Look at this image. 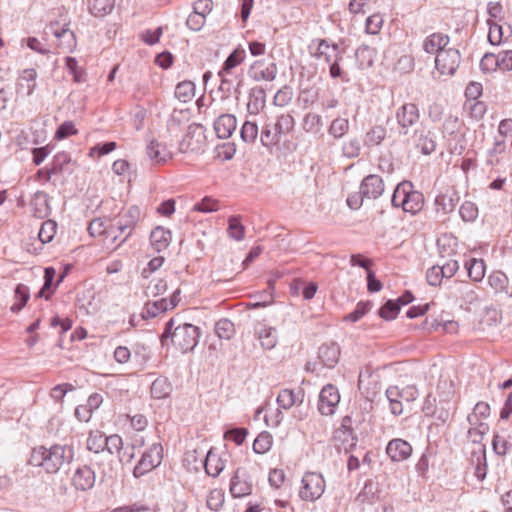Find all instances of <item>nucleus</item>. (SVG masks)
I'll return each instance as SVG.
<instances>
[{
	"instance_id": "nucleus-9",
	"label": "nucleus",
	"mask_w": 512,
	"mask_h": 512,
	"mask_svg": "<svg viewBox=\"0 0 512 512\" xmlns=\"http://www.w3.org/2000/svg\"><path fill=\"white\" fill-rule=\"evenodd\" d=\"M163 458V447L159 443H154L151 447L146 450L138 464L135 466L133 470V475L138 478L152 469L156 468L161 464Z\"/></svg>"
},
{
	"instance_id": "nucleus-1",
	"label": "nucleus",
	"mask_w": 512,
	"mask_h": 512,
	"mask_svg": "<svg viewBox=\"0 0 512 512\" xmlns=\"http://www.w3.org/2000/svg\"><path fill=\"white\" fill-rule=\"evenodd\" d=\"M75 456L72 445L53 444L50 447L44 445L32 449L28 463L41 468L47 474H56L64 466L70 465Z\"/></svg>"
},
{
	"instance_id": "nucleus-20",
	"label": "nucleus",
	"mask_w": 512,
	"mask_h": 512,
	"mask_svg": "<svg viewBox=\"0 0 512 512\" xmlns=\"http://www.w3.org/2000/svg\"><path fill=\"white\" fill-rule=\"evenodd\" d=\"M340 347L336 342L324 343L319 347L318 359L324 367L334 368L340 359Z\"/></svg>"
},
{
	"instance_id": "nucleus-45",
	"label": "nucleus",
	"mask_w": 512,
	"mask_h": 512,
	"mask_svg": "<svg viewBox=\"0 0 512 512\" xmlns=\"http://www.w3.org/2000/svg\"><path fill=\"white\" fill-rule=\"evenodd\" d=\"M386 137V129L377 125L372 127L365 135L364 144L368 147L377 146L382 143Z\"/></svg>"
},
{
	"instance_id": "nucleus-50",
	"label": "nucleus",
	"mask_w": 512,
	"mask_h": 512,
	"mask_svg": "<svg viewBox=\"0 0 512 512\" xmlns=\"http://www.w3.org/2000/svg\"><path fill=\"white\" fill-rule=\"evenodd\" d=\"M449 394L450 392L447 394L445 399L440 396L439 406L435 409V414H432L431 416L442 424H445L450 418L451 404Z\"/></svg>"
},
{
	"instance_id": "nucleus-38",
	"label": "nucleus",
	"mask_w": 512,
	"mask_h": 512,
	"mask_svg": "<svg viewBox=\"0 0 512 512\" xmlns=\"http://www.w3.org/2000/svg\"><path fill=\"white\" fill-rule=\"evenodd\" d=\"M468 276L475 282H479L485 275V264L482 259L471 258L465 263Z\"/></svg>"
},
{
	"instance_id": "nucleus-31",
	"label": "nucleus",
	"mask_w": 512,
	"mask_h": 512,
	"mask_svg": "<svg viewBox=\"0 0 512 512\" xmlns=\"http://www.w3.org/2000/svg\"><path fill=\"white\" fill-rule=\"evenodd\" d=\"M255 331L264 349L270 350L276 346L278 337L274 327L261 325Z\"/></svg>"
},
{
	"instance_id": "nucleus-7",
	"label": "nucleus",
	"mask_w": 512,
	"mask_h": 512,
	"mask_svg": "<svg viewBox=\"0 0 512 512\" xmlns=\"http://www.w3.org/2000/svg\"><path fill=\"white\" fill-rule=\"evenodd\" d=\"M206 145L205 128L198 123H192L179 143L181 153L194 152L199 153L204 150Z\"/></svg>"
},
{
	"instance_id": "nucleus-49",
	"label": "nucleus",
	"mask_w": 512,
	"mask_h": 512,
	"mask_svg": "<svg viewBox=\"0 0 512 512\" xmlns=\"http://www.w3.org/2000/svg\"><path fill=\"white\" fill-rule=\"evenodd\" d=\"M490 415V405L486 402L480 401L476 403L473 413L467 416V421L470 425H477L479 418L486 419Z\"/></svg>"
},
{
	"instance_id": "nucleus-55",
	"label": "nucleus",
	"mask_w": 512,
	"mask_h": 512,
	"mask_svg": "<svg viewBox=\"0 0 512 512\" xmlns=\"http://www.w3.org/2000/svg\"><path fill=\"white\" fill-rule=\"evenodd\" d=\"M224 499L225 493L222 489H213L207 496L206 505L212 511H219L223 507Z\"/></svg>"
},
{
	"instance_id": "nucleus-17",
	"label": "nucleus",
	"mask_w": 512,
	"mask_h": 512,
	"mask_svg": "<svg viewBox=\"0 0 512 512\" xmlns=\"http://www.w3.org/2000/svg\"><path fill=\"white\" fill-rule=\"evenodd\" d=\"M71 481L76 490L88 491L94 487L96 475L91 467L83 465L75 470Z\"/></svg>"
},
{
	"instance_id": "nucleus-56",
	"label": "nucleus",
	"mask_w": 512,
	"mask_h": 512,
	"mask_svg": "<svg viewBox=\"0 0 512 512\" xmlns=\"http://www.w3.org/2000/svg\"><path fill=\"white\" fill-rule=\"evenodd\" d=\"M57 230V223L53 220H46L42 223L38 237L42 243H49L53 240Z\"/></svg>"
},
{
	"instance_id": "nucleus-51",
	"label": "nucleus",
	"mask_w": 512,
	"mask_h": 512,
	"mask_svg": "<svg viewBox=\"0 0 512 512\" xmlns=\"http://www.w3.org/2000/svg\"><path fill=\"white\" fill-rule=\"evenodd\" d=\"M341 434L350 437L351 443L349 444V448L356 446L358 438L352 429V418L348 415L342 418L340 428L336 431V438H340Z\"/></svg>"
},
{
	"instance_id": "nucleus-40",
	"label": "nucleus",
	"mask_w": 512,
	"mask_h": 512,
	"mask_svg": "<svg viewBox=\"0 0 512 512\" xmlns=\"http://www.w3.org/2000/svg\"><path fill=\"white\" fill-rule=\"evenodd\" d=\"M56 276V270L53 267H46L44 269V284L37 294V297H45L49 299L55 290L54 278Z\"/></svg>"
},
{
	"instance_id": "nucleus-24",
	"label": "nucleus",
	"mask_w": 512,
	"mask_h": 512,
	"mask_svg": "<svg viewBox=\"0 0 512 512\" xmlns=\"http://www.w3.org/2000/svg\"><path fill=\"white\" fill-rule=\"evenodd\" d=\"M30 205L36 218L43 219L50 213L49 195L44 191H37L33 195Z\"/></svg>"
},
{
	"instance_id": "nucleus-2",
	"label": "nucleus",
	"mask_w": 512,
	"mask_h": 512,
	"mask_svg": "<svg viewBox=\"0 0 512 512\" xmlns=\"http://www.w3.org/2000/svg\"><path fill=\"white\" fill-rule=\"evenodd\" d=\"M391 204L395 208L401 207L404 212L414 215L423 208L424 196L420 191L414 189L412 182L404 180L395 187Z\"/></svg>"
},
{
	"instance_id": "nucleus-46",
	"label": "nucleus",
	"mask_w": 512,
	"mask_h": 512,
	"mask_svg": "<svg viewBox=\"0 0 512 512\" xmlns=\"http://www.w3.org/2000/svg\"><path fill=\"white\" fill-rule=\"evenodd\" d=\"M348 131H349V121H348V119L341 118V117L334 119L328 128V133L334 139L342 138Z\"/></svg>"
},
{
	"instance_id": "nucleus-22",
	"label": "nucleus",
	"mask_w": 512,
	"mask_h": 512,
	"mask_svg": "<svg viewBox=\"0 0 512 512\" xmlns=\"http://www.w3.org/2000/svg\"><path fill=\"white\" fill-rule=\"evenodd\" d=\"M132 231V226H130L127 220H124L121 216L109 220L108 237H110L113 242H115L121 235H124L121 243L125 242Z\"/></svg>"
},
{
	"instance_id": "nucleus-6",
	"label": "nucleus",
	"mask_w": 512,
	"mask_h": 512,
	"mask_svg": "<svg viewBox=\"0 0 512 512\" xmlns=\"http://www.w3.org/2000/svg\"><path fill=\"white\" fill-rule=\"evenodd\" d=\"M385 395L389 402L390 412L399 416L403 413V401L412 402L417 399L419 393L415 386H406L402 389L398 386H389Z\"/></svg>"
},
{
	"instance_id": "nucleus-33",
	"label": "nucleus",
	"mask_w": 512,
	"mask_h": 512,
	"mask_svg": "<svg viewBox=\"0 0 512 512\" xmlns=\"http://www.w3.org/2000/svg\"><path fill=\"white\" fill-rule=\"evenodd\" d=\"M459 201V196L456 192H446L440 194L435 199L437 211H442L444 214L452 212Z\"/></svg>"
},
{
	"instance_id": "nucleus-4",
	"label": "nucleus",
	"mask_w": 512,
	"mask_h": 512,
	"mask_svg": "<svg viewBox=\"0 0 512 512\" xmlns=\"http://www.w3.org/2000/svg\"><path fill=\"white\" fill-rule=\"evenodd\" d=\"M395 119L398 124V134L400 136H410L411 131L420 124L419 108L414 103H404L395 111Z\"/></svg>"
},
{
	"instance_id": "nucleus-19",
	"label": "nucleus",
	"mask_w": 512,
	"mask_h": 512,
	"mask_svg": "<svg viewBox=\"0 0 512 512\" xmlns=\"http://www.w3.org/2000/svg\"><path fill=\"white\" fill-rule=\"evenodd\" d=\"M386 453L394 462H401L408 459L412 454V446L409 442L396 438L389 441Z\"/></svg>"
},
{
	"instance_id": "nucleus-41",
	"label": "nucleus",
	"mask_w": 512,
	"mask_h": 512,
	"mask_svg": "<svg viewBox=\"0 0 512 512\" xmlns=\"http://www.w3.org/2000/svg\"><path fill=\"white\" fill-rule=\"evenodd\" d=\"M280 140L281 139L277 135V132L272 126V123H266L263 125L260 133V141L264 147L271 149L272 147L276 146Z\"/></svg>"
},
{
	"instance_id": "nucleus-12",
	"label": "nucleus",
	"mask_w": 512,
	"mask_h": 512,
	"mask_svg": "<svg viewBox=\"0 0 512 512\" xmlns=\"http://www.w3.org/2000/svg\"><path fill=\"white\" fill-rule=\"evenodd\" d=\"M340 402V394L336 386L332 384L325 385L319 394L318 411L321 415L331 416Z\"/></svg>"
},
{
	"instance_id": "nucleus-44",
	"label": "nucleus",
	"mask_w": 512,
	"mask_h": 512,
	"mask_svg": "<svg viewBox=\"0 0 512 512\" xmlns=\"http://www.w3.org/2000/svg\"><path fill=\"white\" fill-rule=\"evenodd\" d=\"M71 162V157L66 152H59L54 156L52 168L46 173V181H50L53 174L60 173L65 170V165Z\"/></svg>"
},
{
	"instance_id": "nucleus-5",
	"label": "nucleus",
	"mask_w": 512,
	"mask_h": 512,
	"mask_svg": "<svg viewBox=\"0 0 512 512\" xmlns=\"http://www.w3.org/2000/svg\"><path fill=\"white\" fill-rule=\"evenodd\" d=\"M200 330L190 323L179 324L174 329L172 344L182 353L192 351L198 344Z\"/></svg>"
},
{
	"instance_id": "nucleus-23",
	"label": "nucleus",
	"mask_w": 512,
	"mask_h": 512,
	"mask_svg": "<svg viewBox=\"0 0 512 512\" xmlns=\"http://www.w3.org/2000/svg\"><path fill=\"white\" fill-rule=\"evenodd\" d=\"M171 231L162 226L154 228L150 233V243L156 252H162L168 248L171 243Z\"/></svg>"
},
{
	"instance_id": "nucleus-32",
	"label": "nucleus",
	"mask_w": 512,
	"mask_h": 512,
	"mask_svg": "<svg viewBox=\"0 0 512 512\" xmlns=\"http://www.w3.org/2000/svg\"><path fill=\"white\" fill-rule=\"evenodd\" d=\"M376 50L368 45H361L355 51V58L359 69L370 68L376 57Z\"/></svg>"
},
{
	"instance_id": "nucleus-28",
	"label": "nucleus",
	"mask_w": 512,
	"mask_h": 512,
	"mask_svg": "<svg viewBox=\"0 0 512 512\" xmlns=\"http://www.w3.org/2000/svg\"><path fill=\"white\" fill-rule=\"evenodd\" d=\"M449 43V37L442 33H433L425 38L423 42V50L429 54L439 53L444 50Z\"/></svg>"
},
{
	"instance_id": "nucleus-43",
	"label": "nucleus",
	"mask_w": 512,
	"mask_h": 512,
	"mask_svg": "<svg viewBox=\"0 0 512 512\" xmlns=\"http://www.w3.org/2000/svg\"><path fill=\"white\" fill-rule=\"evenodd\" d=\"M29 288L24 284H18L14 290L15 303L11 306L12 312H19L29 300Z\"/></svg>"
},
{
	"instance_id": "nucleus-36",
	"label": "nucleus",
	"mask_w": 512,
	"mask_h": 512,
	"mask_svg": "<svg viewBox=\"0 0 512 512\" xmlns=\"http://www.w3.org/2000/svg\"><path fill=\"white\" fill-rule=\"evenodd\" d=\"M151 396L155 399H164L172 392V385L165 377L156 378L151 385Z\"/></svg>"
},
{
	"instance_id": "nucleus-57",
	"label": "nucleus",
	"mask_w": 512,
	"mask_h": 512,
	"mask_svg": "<svg viewBox=\"0 0 512 512\" xmlns=\"http://www.w3.org/2000/svg\"><path fill=\"white\" fill-rule=\"evenodd\" d=\"M228 234L236 241L243 240L245 236V227L237 216H231L228 219Z\"/></svg>"
},
{
	"instance_id": "nucleus-47",
	"label": "nucleus",
	"mask_w": 512,
	"mask_h": 512,
	"mask_svg": "<svg viewBox=\"0 0 512 512\" xmlns=\"http://www.w3.org/2000/svg\"><path fill=\"white\" fill-rule=\"evenodd\" d=\"M272 435L267 432H261L253 442V451L257 454H264L270 450L272 446Z\"/></svg>"
},
{
	"instance_id": "nucleus-29",
	"label": "nucleus",
	"mask_w": 512,
	"mask_h": 512,
	"mask_svg": "<svg viewBox=\"0 0 512 512\" xmlns=\"http://www.w3.org/2000/svg\"><path fill=\"white\" fill-rule=\"evenodd\" d=\"M471 461L475 464V476L477 479L480 481L484 480L487 473L485 445L478 446L477 449L472 451Z\"/></svg>"
},
{
	"instance_id": "nucleus-48",
	"label": "nucleus",
	"mask_w": 512,
	"mask_h": 512,
	"mask_svg": "<svg viewBox=\"0 0 512 512\" xmlns=\"http://www.w3.org/2000/svg\"><path fill=\"white\" fill-rule=\"evenodd\" d=\"M372 302L370 301H360L357 303L355 309L344 316L343 320L345 322L355 323L360 320L366 313L370 311L372 308Z\"/></svg>"
},
{
	"instance_id": "nucleus-42",
	"label": "nucleus",
	"mask_w": 512,
	"mask_h": 512,
	"mask_svg": "<svg viewBox=\"0 0 512 512\" xmlns=\"http://www.w3.org/2000/svg\"><path fill=\"white\" fill-rule=\"evenodd\" d=\"M195 95V84L192 81H182L175 87V97L186 103L190 101Z\"/></svg>"
},
{
	"instance_id": "nucleus-34",
	"label": "nucleus",
	"mask_w": 512,
	"mask_h": 512,
	"mask_svg": "<svg viewBox=\"0 0 512 512\" xmlns=\"http://www.w3.org/2000/svg\"><path fill=\"white\" fill-rule=\"evenodd\" d=\"M146 154L154 163H163L170 158L166 147L156 140L149 141Z\"/></svg>"
},
{
	"instance_id": "nucleus-62",
	"label": "nucleus",
	"mask_w": 512,
	"mask_h": 512,
	"mask_svg": "<svg viewBox=\"0 0 512 512\" xmlns=\"http://www.w3.org/2000/svg\"><path fill=\"white\" fill-rule=\"evenodd\" d=\"M488 283L495 292H502L508 286V278L503 272L495 271L489 275Z\"/></svg>"
},
{
	"instance_id": "nucleus-39",
	"label": "nucleus",
	"mask_w": 512,
	"mask_h": 512,
	"mask_svg": "<svg viewBox=\"0 0 512 512\" xmlns=\"http://www.w3.org/2000/svg\"><path fill=\"white\" fill-rule=\"evenodd\" d=\"M506 142L505 139L495 138L493 143V147L490 148L487 152V164L489 166H496L500 164V155L506 152Z\"/></svg>"
},
{
	"instance_id": "nucleus-14",
	"label": "nucleus",
	"mask_w": 512,
	"mask_h": 512,
	"mask_svg": "<svg viewBox=\"0 0 512 512\" xmlns=\"http://www.w3.org/2000/svg\"><path fill=\"white\" fill-rule=\"evenodd\" d=\"M218 76L220 77V84L218 87L221 93L222 99H228L231 96L239 98L242 86V78L239 75H235L233 72L219 71Z\"/></svg>"
},
{
	"instance_id": "nucleus-52",
	"label": "nucleus",
	"mask_w": 512,
	"mask_h": 512,
	"mask_svg": "<svg viewBox=\"0 0 512 512\" xmlns=\"http://www.w3.org/2000/svg\"><path fill=\"white\" fill-rule=\"evenodd\" d=\"M215 333L221 339L229 340L235 334L234 324L227 318H222L215 324Z\"/></svg>"
},
{
	"instance_id": "nucleus-58",
	"label": "nucleus",
	"mask_w": 512,
	"mask_h": 512,
	"mask_svg": "<svg viewBox=\"0 0 512 512\" xmlns=\"http://www.w3.org/2000/svg\"><path fill=\"white\" fill-rule=\"evenodd\" d=\"M245 51L243 49H235L224 61L220 71L232 72V69L243 62Z\"/></svg>"
},
{
	"instance_id": "nucleus-61",
	"label": "nucleus",
	"mask_w": 512,
	"mask_h": 512,
	"mask_svg": "<svg viewBox=\"0 0 512 512\" xmlns=\"http://www.w3.org/2000/svg\"><path fill=\"white\" fill-rule=\"evenodd\" d=\"M122 446L123 441L119 435L113 434L110 436H106L105 450H107L110 454L117 453L120 461H123L124 459V455H121Z\"/></svg>"
},
{
	"instance_id": "nucleus-11",
	"label": "nucleus",
	"mask_w": 512,
	"mask_h": 512,
	"mask_svg": "<svg viewBox=\"0 0 512 512\" xmlns=\"http://www.w3.org/2000/svg\"><path fill=\"white\" fill-rule=\"evenodd\" d=\"M460 61L461 56L457 49L445 48L436 55L435 66L441 74L453 75L458 69Z\"/></svg>"
},
{
	"instance_id": "nucleus-16",
	"label": "nucleus",
	"mask_w": 512,
	"mask_h": 512,
	"mask_svg": "<svg viewBox=\"0 0 512 512\" xmlns=\"http://www.w3.org/2000/svg\"><path fill=\"white\" fill-rule=\"evenodd\" d=\"M229 455L227 452L219 453L214 447H211L202 464L207 475L217 477L224 470Z\"/></svg>"
},
{
	"instance_id": "nucleus-64",
	"label": "nucleus",
	"mask_w": 512,
	"mask_h": 512,
	"mask_svg": "<svg viewBox=\"0 0 512 512\" xmlns=\"http://www.w3.org/2000/svg\"><path fill=\"white\" fill-rule=\"evenodd\" d=\"M478 207L471 201H465L460 209L459 214L464 222H473L478 217Z\"/></svg>"
},
{
	"instance_id": "nucleus-3",
	"label": "nucleus",
	"mask_w": 512,
	"mask_h": 512,
	"mask_svg": "<svg viewBox=\"0 0 512 512\" xmlns=\"http://www.w3.org/2000/svg\"><path fill=\"white\" fill-rule=\"evenodd\" d=\"M309 48L314 49L312 55L316 59L324 60L329 65V75L332 79H341L343 82L350 80L340 65L342 60H337L336 55L331 51L328 39H314Z\"/></svg>"
},
{
	"instance_id": "nucleus-35",
	"label": "nucleus",
	"mask_w": 512,
	"mask_h": 512,
	"mask_svg": "<svg viewBox=\"0 0 512 512\" xmlns=\"http://www.w3.org/2000/svg\"><path fill=\"white\" fill-rule=\"evenodd\" d=\"M89 12L95 17H104L112 12L115 0H88Z\"/></svg>"
},
{
	"instance_id": "nucleus-27",
	"label": "nucleus",
	"mask_w": 512,
	"mask_h": 512,
	"mask_svg": "<svg viewBox=\"0 0 512 512\" xmlns=\"http://www.w3.org/2000/svg\"><path fill=\"white\" fill-rule=\"evenodd\" d=\"M493 451L504 456L512 449V435L506 429H501L495 433L492 440Z\"/></svg>"
},
{
	"instance_id": "nucleus-18",
	"label": "nucleus",
	"mask_w": 512,
	"mask_h": 512,
	"mask_svg": "<svg viewBox=\"0 0 512 512\" xmlns=\"http://www.w3.org/2000/svg\"><path fill=\"white\" fill-rule=\"evenodd\" d=\"M360 190L366 199H378L385 190L383 179L376 174H370L363 178L360 183Z\"/></svg>"
},
{
	"instance_id": "nucleus-10",
	"label": "nucleus",
	"mask_w": 512,
	"mask_h": 512,
	"mask_svg": "<svg viewBox=\"0 0 512 512\" xmlns=\"http://www.w3.org/2000/svg\"><path fill=\"white\" fill-rule=\"evenodd\" d=\"M413 146L422 154L429 155L436 149L435 134L428 127L420 124L413 130V134L409 138Z\"/></svg>"
},
{
	"instance_id": "nucleus-13",
	"label": "nucleus",
	"mask_w": 512,
	"mask_h": 512,
	"mask_svg": "<svg viewBox=\"0 0 512 512\" xmlns=\"http://www.w3.org/2000/svg\"><path fill=\"white\" fill-rule=\"evenodd\" d=\"M253 484L247 470L238 467L230 480V493L234 498H242L252 493Z\"/></svg>"
},
{
	"instance_id": "nucleus-25",
	"label": "nucleus",
	"mask_w": 512,
	"mask_h": 512,
	"mask_svg": "<svg viewBox=\"0 0 512 512\" xmlns=\"http://www.w3.org/2000/svg\"><path fill=\"white\" fill-rule=\"evenodd\" d=\"M381 490L378 483L368 480L356 497V500L363 504H374L380 501Z\"/></svg>"
},
{
	"instance_id": "nucleus-53",
	"label": "nucleus",
	"mask_w": 512,
	"mask_h": 512,
	"mask_svg": "<svg viewBox=\"0 0 512 512\" xmlns=\"http://www.w3.org/2000/svg\"><path fill=\"white\" fill-rule=\"evenodd\" d=\"M259 131L255 122L245 121L240 130V136L243 142L252 144L256 141Z\"/></svg>"
},
{
	"instance_id": "nucleus-21",
	"label": "nucleus",
	"mask_w": 512,
	"mask_h": 512,
	"mask_svg": "<svg viewBox=\"0 0 512 512\" xmlns=\"http://www.w3.org/2000/svg\"><path fill=\"white\" fill-rule=\"evenodd\" d=\"M237 127V119L232 114H222L214 121V130L218 138H229Z\"/></svg>"
},
{
	"instance_id": "nucleus-15",
	"label": "nucleus",
	"mask_w": 512,
	"mask_h": 512,
	"mask_svg": "<svg viewBox=\"0 0 512 512\" xmlns=\"http://www.w3.org/2000/svg\"><path fill=\"white\" fill-rule=\"evenodd\" d=\"M277 73V64L274 61L266 62L264 59L254 61L248 70L249 77L257 82H271L275 80Z\"/></svg>"
},
{
	"instance_id": "nucleus-60",
	"label": "nucleus",
	"mask_w": 512,
	"mask_h": 512,
	"mask_svg": "<svg viewBox=\"0 0 512 512\" xmlns=\"http://www.w3.org/2000/svg\"><path fill=\"white\" fill-rule=\"evenodd\" d=\"M475 427L469 428L467 432V438L474 444H478L479 446L483 445L481 442L483 440L484 435L488 432L489 427L486 423L480 422Z\"/></svg>"
},
{
	"instance_id": "nucleus-37",
	"label": "nucleus",
	"mask_w": 512,
	"mask_h": 512,
	"mask_svg": "<svg viewBox=\"0 0 512 512\" xmlns=\"http://www.w3.org/2000/svg\"><path fill=\"white\" fill-rule=\"evenodd\" d=\"M168 310V301L165 298L154 302H147L143 308L142 317L144 319L154 318Z\"/></svg>"
},
{
	"instance_id": "nucleus-8",
	"label": "nucleus",
	"mask_w": 512,
	"mask_h": 512,
	"mask_svg": "<svg viewBox=\"0 0 512 512\" xmlns=\"http://www.w3.org/2000/svg\"><path fill=\"white\" fill-rule=\"evenodd\" d=\"M325 486L326 484L322 474L306 472L302 478L299 496L302 500L313 502L322 496Z\"/></svg>"
},
{
	"instance_id": "nucleus-63",
	"label": "nucleus",
	"mask_w": 512,
	"mask_h": 512,
	"mask_svg": "<svg viewBox=\"0 0 512 512\" xmlns=\"http://www.w3.org/2000/svg\"><path fill=\"white\" fill-rule=\"evenodd\" d=\"M399 311L400 305L397 303V301L388 300L379 309L378 314L381 318L389 321L395 319Z\"/></svg>"
},
{
	"instance_id": "nucleus-30",
	"label": "nucleus",
	"mask_w": 512,
	"mask_h": 512,
	"mask_svg": "<svg viewBox=\"0 0 512 512\" xmlns=\"http://www.w3.org/2000/svg\"><path fill=\"white\" fill-rule=\"evenodd\" d=\"M266 105V91L263 87H253L249 93L247 109L250 113L257 114Z\"/></svg>"
},
{
	"instance_id": "nucleus-54",
	"label": "nucleus",
	"mask_w": 512,
	"mask_h": 512,
	"mask_svg": "<svg viewBox=\"0 0 512 512\" xmlns=\"http://www.w3.org/2000/svg\"><path fill=\"white\" fill-rule=\"evenodd\" d=\"M489 24V33L488 40L492 45H499L502 43L503 38H508L511 34L509 31L508 35H505V31L503 26L497 24L496 22L488 21Z\"/></svg>"
},
{
	"instance_id": "nucleus-59",
	"label": "nucleus",
	"mask_w": 512,
	"mask_h": 512,
	"mask_svg": "<svg viewBox=\"0 0 512 512\" xmlns=\"http://www.w3.org/2000/svg\"><path fill=\"white\" fill-rule=\"evenodd\" d=\"M323 126L322 117L315 113H308L303 119V129L306 132L317 133Z\"/></svg>"
},
{
	"instance_id": "nucleus-26",
	"label": "nucleus",
	"mask_w": 512,
	"mask_h": 512,
	"mask_svg": "<svg viewBox=\"0 0 512 512\" xmlns=\"http://www.w3.org/2000/svg\"><path fill=\"white\" fill-rule=\"evenodd\" d=\"M303 400L304 391L302 389L296 393L291 389H282L277 396V404L285 410H289L295 404H301Z\"/></svg>"
}]
</instances>
